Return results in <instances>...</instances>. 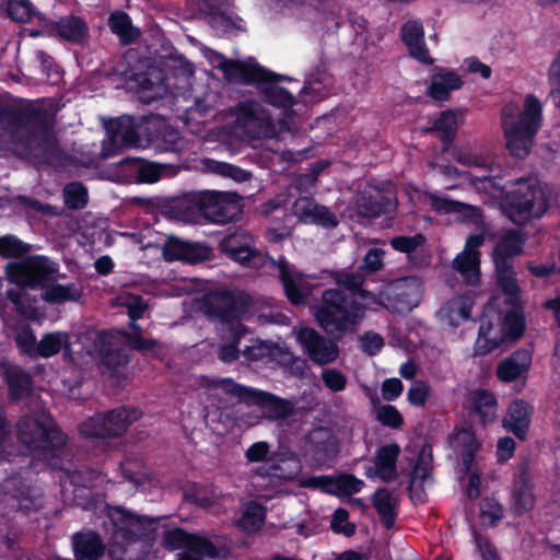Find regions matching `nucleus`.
<instances>
[{
	"label": "nucleus",
	"instance_id": "f257e3e1",
	"mask_svg": "<svg viewBox=\"0 0 560 560\" xmlns=\"http://www.w3.org/2000/svg\"><path fill=\"white\" fill-rule=\"evenodd\" d=\"M16 430L19 441L34 456L45 460L51 469L70 472L63 459L68 436L49 412L38 410L24 415Z\"/></svg>",
	"mask_w": 560,
	"mask_h": 560
},
{
	"label": "nucleus",
	"instance_id": "f03ea898",
	"mask_svg": "<svg viewBox=\"0 0 560 560\" xmlns=\"http://www.w3.org/2000/svg\"><path fill=\"white\" fill-rule=\"evenodd\" d=\"M250 303L248 294L225 289L214 290L202 298V307L208 318L229 326L230 342L222 345L218 352V358L225 363H232L240 357L238 343L248 331L242 319L248 313Z\"/></svg>",
	"mask_w": 560,
	"mask_h": 560
},
{
	"label": "nucleus",
	"instance_id": "7ed1b4c3",
	"mask_svg": "<svg viewBox=\"0 0 560 560\" xmlns=\"http://www.w3.org/2000/svg\"><path fill=\"white\" fill-rule=\"evenodd\" d=\"M0 121L21 129L23 144L36 156L48 159L58 150L52 122L46 109L39 106L12 107L0 104Z\"/></svg>",
	"mask_w": 560,
	"mask_h": 560
},
{
	"label": "nucleus",
	"instance_id": "20e7f679",
	"mask_svg": "<svg viewBox=\"0 0 560 560\" xmlns=\"http://www.w3.org/2000/svg\"><path fill=\"white\" fill-rule=\"evenodd\" d=\"M500 209L512 223L524 226L548 211L549 198L537 177H520L501 189Z\"/></svg>",
	"mask_w": 560,
	"mask_h": 560
},
{
	"label": "nucleus",
	"instance_id": "39448f33",
	"mask_svg": "<svg viewBox=\"0 0 560 560\" xmlns=\"http://www.w3.org/2000/svg\"><path fill=\"white\" fill-rule=\"evenodd\" d=\"M108 518L114 528L108 547L110 560H143V556H133L131 548L140 540L154 539L159 520L133 514L121 506L110 509Z\"/></svg>",
	"mask_w": 560,
	"mask_h": 560
},
{
	"label": "nucleus",
	"instance_id": "423d86ee",
	"mask_svg": "<svg viewBox=\"0 0 560 560\" xmlns=\"http://www.w3.org/2000/svg\"><path fill=\"white\" fill-rule=\"evenodd\" d=\"M363 316V305L340 289L325 290L315 310L319 327L336 339L353 331Z\"/></svg>",
	"mask_w": 560,
	"mask_h": 560
},
{
	"label": "nucleus",
	"instance_id": "0eeeda50",
	"mask_svg": "<svg viewBox=\"0 0 560 560\" xmlns=\"http://www.w3.org/2000/svg\"><path fill=\"white\" fill-rule=\"evenodd\" d=\"M140 416L138 409L122 406L95 413L80 424L79 431L82 436L102 441L105 446L107 439L122 435Z\"/></svg>",
	"mask_w": 560,
	"mask_h": 560
},
{
	"label": "nucleus",
	"instance_id": "6e6552de",
	"mask_svg": "<svg viewBox=\"0 0 560 560\" xmlns=\"http://www.w3.org/2000/svg\"><path fill=\"white\" fill-rule=\"evenodd\" d=\"M7 280L22 289H45L58 271V265L42 255L28 256L21 261L5 265Z\"/></svg>",
	"mask_w": 560,
	"mask_h": 560
},
{
	"label": "nucleus",
	"instance_id": "1a4fd4ad",
	"mask_svg": "<svg viewBox=\"0 0 560 560\" xmlns=\"http://www.w3.org/2000/svg\"><path fill=\"white\" fill-rule=\"evenodd\" d=\"M526 322L522 312L509 311L501 323L500 336L492 337L491 322H481L478 329V337L475 343L476 353L486 355L498 349L504 342L518 340L525 331Z\"/></svg>",
	"mask_w": 560,
	"mask_h": 560
},
{
	"label": "nucleus",
	"instance_id": "9d476101",
	"mask_svg": "<svg viewBox=\"0 0 560 560\" xmlns=\"http://www.w3.org/2000/svg\"><path fill=\"white\" fill-rule=\"evenodd\" d=\"M114 70L131 90L138 93L154 90L153 74L156 68L150 58L142 56L138 50L126 51Z\"/></svg>",
	"mask_w": 560,
	"mask_h": 560
},
{
	"label": "nucleus",
	"instance_id": "9b49d317",
	"mask_svg": "<svg viewBox=\"0 0 560 560\" xmlns=\"http://www.w3.org/2000/svg\"><path fill=\"white\" fill-rule=\"evenodd\" d=\"M243 207L237 192L205 190L202 218L211 223L228 224L241 218Z\"/></svg>",
	"mask_w": 560,
	"mask_h": 560
},
{
	"label": "nucleus",
	"instance_id": "f8f14e48",
	"mask_svg": "<svg viewBox=\"0 0 560 560\" xmlns=\"http://www.w3.org/2000/svg\"><path fill=\"white\" fill-rule=\"evenodd\" d=\"M153 115H122L112 121L108 128L109 145L114 151L122 148L138 147L140 135L147 130V124Z\"/></svg>",
	"mask_w": 560,
	"mask_h": 560
},
{
	"label": "nucleus",
	"instance_id": "ddd939ff",
	"mask_svg": "<svg viewBox=\"0 0 560 560\" xmlns=\"http://www.w3.org/2000/svg\"><path fill=\"white\" fill-rule=\"evenodd\" d=\"M337 340L326 338L312 327H302L296 332V341L303 352L317 365H326L337 360L339 357Z\"/></svg>",
	"mask_w": 560,
	"mask_h": 560
},
{
	"label": "nucleus",
	"instance_id": "4468645a",
	"mask_svg": "<svg viewBox=\"0 0 560 560\" xmlns=\"http://www.w3.org/2000/svg\"><path fill=\"white\" fill-rule=\"evenodd\" d=\"M483 243V234H470L466 240L464 249L452 261V268L462 276L467 285L476 287L480 283L481 254L479 247Z\"/></svg>",
	"mask_w": 560,
	"mask_h": 560
},
{
	"label": "nucleus",
	"instance_id": "2eb2a0df",
	"mask_svg": "<svg viewBox=\"0 0 560 560\" xmlns=\"http://www.w3.org/2000/svg\"><path fill=\"white\" fill-rule=\"evenodd\" d=\"M212 248L206 243L183 241L170 236L163 245V258L165 261H183L196 265L211 259Z\"/></svg>",
	"mask_w": 560,
	"mask_h": 560
},
{
	"label": "nucleus",
	"instance_id": "dca6fc26",
	"mask_svg": "<svg viewBox=\"0 0 560 560\" xmlns=\"http://www.w3.org/2000/svg\"><path fill=\"white\" fill-rule=\"evenodd\" d=\"M220 252L231 260L249 266L259 256L254 236L245 230L237 229L224 235L219 242Z\"/></svg>",
	"mask_w": 560,
	"mask_h": 560
},
{
	"label": "nucleus",
	"instance_id": "f3484780",
	"mask_svg": "<svg viewBox=\"0 0 560 560\" xmlns=\"http://www.w3.org/2000/svg\"><path fill=\"white\" fill-rule=\"evenodd\" d=\"M302 486L318 489L323 493L343 497L359 493L364 482L352 474H340L339 476H311L302 481Z\"/></svg>",
	"mask_w": 560,
	"mask_h": 560
},
{
	"label": "nucleus",
	"instance_id": "a211bd4d",
	"mask_svg": "<svg viewBox=\"0 0 560 560\" xmlns=\"http://www.w3.org/2000/svg\"><path fill=\"white\" fill-rule=\"evenodd\" d=\"M396 207V200L390 194L374 186H366L355 197L358 214L368 219H375L392 212Z\"/></svg>",
	"mask_w": 560,
	"mask_h": 560
},
{
	"label": "nucleus",
	"instance_id": "6ab92c4d",
	"mask_svg": "<svg viewBox=\"0 0 560 560\" xmlns=\"http://www.w3.org/2000/svg\"><path fill=\"white\" fill-rule=\"evenodd\" d=\"M465 408L471 418L486 428L497 419L498 399L489 389L475 388L468 392Z\"/></svg>",
	"mask_w": 560,
	"mask_h": 560
},
{
	"label": "nucleus",
	"instance_id": "aec40b11",
	"mask_svg": "<svg viewBox=\"0 0 560 560\" xmlns=\"http://www.w3.org/2000/svg\"><path fill=\"white\" fill-rule=\"evenodd\" d=\"M225 80L232 83L255 85L271 77V71L259 63H249L241 60H225L220 65Z\"/></svg>",
	"mask_w": 560,
	"mask_h": 560
},
{
	"label": "nucleus",
	"instance_id": "412c9836",
	"mask_svg": "<svg viewBox=\"0 0 560 560\" xmlns=\"http://www.w3.org/2000/svg\"><path fill=\"white\" fill-rule=\"evenodd\" d=\"M534 407L525 399L512 400L502 420L504 430L520 441H525L529 432Z\"/></svg>",
	"mask_w": 560,
	"mask_h": 560
},
{
	"label": "nucleus",
	"instance_id": "4be33fe9",
	"mask_svg": "<svg viewBox=\"0 0 560 560\" xmlns=\"http://www.w3.org/2000/svg\"><path fill=\"white\" fill-rule=\"evenodd\" d=\"M43 25L50 35L73 44H83L89 36L86 22L73 14L61 16L58 20L46 19Z\"/></svg>",
	"mask_w": 560,
	"mask_h": 560
},
{
	"label": "nucleus",
	"instance_id": "5701e85b",
	"mask_svg": "<svg viewBox=\"0 0 560 560\" xmlns=\"http://www.w3.org/2000/svg\"><path fill=\"white\" fill-rule=\"evenodd\" d=\"M532 351L526 348L513 351L508 358L498 363L495 369L497 378L505 384L522 378L523 384H525L532 366Z\"/></svg>",
	"mask_w": 560,
	"mask_h": 560
},
{
	"label": "nucleus",
	"instance_id": "b1692460",
	"mask_svg": "<svg viewBox=\"0 0 560 560\" xmlns=\"http://www.w3.org/2000/svg\"><path fill=\"white\" fill-rule=\"evenodd\" d=\"M400 37L411 58L423 65H433L434 59L430 56L425 44L424 28L421 21L408 20L405 22L400 30Z\"/></svg>",
	"mask_w": 560,
	"mask_h": 560
},
{
	"label": "nucleus",
	"instance_id": "393cba45",
	"mask_svg": "<svg viewBox=\"0 0 560 560\" xmlns=\"http://www.w3.org/2000/svg\"><path fill=\"white\" fill-rule=\"evenodd\" d=\"M94 349L100 357L101 363L108 370L117 371L129 362L127 349L119 346L115 337L106 330H102L96 335Z\"/></svg>",
	"mask_w": 560,
	"mask_h": 560
},
{
	"label": "nucleus",
	"instance_id": "a878e982",
	"mask_svg": "<svg viewBox=\"0 0 560 560\" xmlns=\"http://www.w3.org/2000/svg\"><path fill=\"white\" fill-rule=\"evenodd\" d=\"M277 266L279 269V280L288 301L294 306L305 304L311 289L303 275L294 272L284 258L280 259Z\"/></svg>",
	"mask_w": 560,
	"mask_h": 560
},
{
	"label": "nucleus",
	"instance_id": "bb28decb",
	"mask_svg": "<svg viewBox=\"0 0 560 560\" xmlns=\"http://www.w3.org/2000/svg\"><path fill=\"white\" fill-rule=\"evenodd\" d=\"M249 406H257L270 421L285 420L294 413V404L290 399L257 388Z\"/></svg>",
	"mask_w": 560,
	"mask_h": 560
},
{
	"label": "nucleus",
	"instance_id": "cd10ccee",
	"mask_svg": "<svg viewBox=\"0 0 560 560\" xmlns=\"http://www.w3.org/2000/svg\"><path fill=\"white\" fill-rule=\"evenodd\" d=\"M205 191H189L170 201V212L178 220L194 222L203 214Z\"/></svg>",
	"mask_w": 560,
	"mask_h": 560
},
{
	"label": "nucleus",
	"instance_id": "c85d7f7f",
	"mask_svg": "<svg viewBox=\"0 0 560 560\" xmlns=\"http://www.w3.org/2000/svg\"><path fill=\"white\" fill-rule=\"evenodd\" d=\"M282 74L271 71V77L264 82H256L261 100L277 108L289 109L296 104L295 96L287 89L279 86Z\"/></svg>",
	"mask_w": 560,
	"mask_h": 560
},
{
	"label": "nucleus",
	"instance_id": "c756f323",
	"mask_svg": "<svg viewBox=\"0 0 560 560\" xmlns=\"http://www.w3.org/2000/svg\"><path fill=\"white\" fill-rule=\"evenodd\" d=\"M72 545L75 560H100L106 550L101 535L94 530L75 533Z\"/></svg>",
	"mask_w": 560,
	"mask_h": 560
},
{
	"label": "nucleus",
	"instance_id": "7c9ffc66",
	"mask_svg": "<svg viewBox=\"0 0 560 560\" xmlns=\"http://www.w3.org/2000/svg\"><path fill=\"white\" fill-rule=\"evenodd\" d=\"M400 452V446L395 442L382 445L377 448L373 463L375 474L382 481L388 483L397 478V462Z\"/></svg>",
	"mask_w": 560,
	"mask_h": 560
},
{
	"label": "nucleus",
	"instance_id": "2f4dec72",
	"mask_svg": "<svg viewBox=\"0 0 560 560\" xmlns=\"http://www.w3.org/2000/svg\"><path fill=\"white\" fill-rule=\"evenodd\" d=\"M8 385L9 398L12 401H21L32 395L34 383L32 375L20 365H12L4 372Z\"/></svg>",
	"mask_w": 560,
	"mask_h": 560
},
{
	"label": "nucleus",
	"instance_id": "473e14b6",
	"mask_svg": "<svg viewBox=\"0 0 560 560\" xmlns=\"http://www.w3.org/2000/svg\"><path fill=\"white\" fill-rule=\"evenodd\" d=\"M464 82L455 71L447 70L433 73L428 88V95L439 102L448 101L451 92L462 89Z\"/></svg>",
	"mask_w": 560,
	"mask_h": 560
},
{
	"label": "nucleus",
	"instance_id": "72a5a7b5",
	"mask_svg": "<svg viewBox=\"0 0 560 560\" xmlns=\"http://www.w3.org/2000/svg\"><path fill=\"white\" fill-rule=\"evenodd\" d=\"M526 235L516 229H509L493 248V261H510L523 253Z\"/></svg>",
	"mask_w": 560,
	"mask_h": 560
},
{
	"label": "nucleus",
	"instance_id": "f704fd0d",
	"mask_svg": "<svg viewBox=\"0 0 560 560\" xmlns=\"http://www.w3.org/2000/svg\"><path fill=\"white\" fill-rule=\"evenodd\" d=\"M233 0H200L199 8L210 19V24L214 28H221L229 32L232 28H240L228 15L226 11L232 5Z\"/></svg>",
	"mask_w": 560,
	"mask_h": 560
},
{
	"label": "nucleus",
	"instance_id": "c9c22d12",
	"mask_svg": "<svg viewBox=\"0 0 560 560\" xmlns=\"http://www.w3.org/2000/svg\"><path fill=\"white\" fill-rule=\"evenodd\" d=\"M308 443L315 457L319 460L331 459L338 453L336 436L327 428L319 427L311 431Z\"/></svg>",
	"mask_w": 560,
	"mask_h": 560
},
{
	"label": "nucleus",
	"instance_id": "e433bc0d",
	"mask_svg": "<svg viewBox=\"0 0 560 560\" xmlns=\"http://www.w3.org/2000/svg\"><path fill=\"white\" fill-rule=\"evenodd\" d=\"M14 497L18 501V509L25 514L38 511L45 503L42 487L26 480L20 482V487L15 489Z\"/></svg>",
	"mask_w": 560,
	"mask_h": 560
},
{
	"label": "nucleus",
	"instance_id": "4c0bfd02",
	"mask_svg": "<svg viewBox=\"0 0 560 560\" xmlns=\"http://www.w3.org/2000/svg\"><path fill=\"white\" fill-rule=\"evenodd\" d=\"M233 115L236 124L243 128L258 126L267 118L262 105L255 100L237 103L233 108Z\"/></svg>",
	"mask_w": 560,
	"mask_h": 560
},
{
	"label": "nucleus",
	"instance_id": "58836bf2",
	"mask_svg": "<svg viewBox=\"0 0 560 560\" xmlns=\"http://www.w3.org/2000/svg\"><path fill=\"white\" fill-rule=\"evenodd\" d=\"M203 537L197 534L186 532L180 527L168 529L164 534V545L170 550H184L190 548L191 551H196L202 547H206Z\"/></svg>",
	"mask_w": 560,
	"mask_h": 560
},
{
	"label": "nucleus",
	"instance_id": "ea45409f",
	"mask_svg": "<svg viewBox=\"0 0 560 560\" xmlns=\"http://www.w3.org/2000/svg\"><path fill=\"white\" fill-rule=\"evenodd\" d=\"M10 330L19 353L33 360L37 339L32 326L22 319H16L10 326Z\"/></svg>",
	"mask_w": 560,
	"mask_h": 560
},
{
	"label": "nucleus",
	"instance_id": "a19ab883",
	"mask_svg": "<svg viewBox=\"0 0 560 560\" xmlns=\"http://www.w3.org/2000/svg\"><path fill=\"white\" fill-rule=\"evenodd\" d=\"M372 503L380 516L382 525L386 529H392L395 526L398 515L396 506L393 503L392 492L386 488H378L372 497Z\"/></svg>",
	"mask_w": 560,
	"mask_h": 560
},
{
	"label": "nucleus",
	"instance_id": "79ce46f5",
	"mask_svg": "<svg viewBox=\"0 0 560 560\" xmlns=\"http://www.w3.org/2000/svg\"><path fill=\"white\" fill-rule=\"evenodd\" d=\"M108 26L124 45L135 43L140 35L139 31L132 26L131 18L125 11L113 12L108 19Z\"/></svg>",
	"mask_w": 560,
	"mask_h": 560
},
{
	"label": "nucleus",
	"instance_id": "37998d69",
	"mask_svg": "<svg viewBox=\"0 0 560 560\" xmlns=\"http://www.w3.org/2000/svg\"><path fill=\"white\" fill-rule=\"evenodd\" d=\"M63 347H70L69 335L67 332H46L42 336V339L36 345L33 360L38 358H51L58 354Z\"/></svg>",
	"mask_w": 560,
	"mask_h": 560
},
{
	"label": "nucleus",
	"instance_id": "c03bdc74",
	"mask_svg": "<svg viewBox=\"0 0 560 560\" xmlns=\"http://www.w3.org/2000/svg\"><path fill=\"white\" fill-rule=\"evenodd\" d=\"M458 122L457 116L452 109L441 112L439 117L434 119L429 131H438L441 133V142L444 149L450 148L457 135Z\"/></svg>",
	"mask_w": 560,
	"mask_h": 560
},
{
	"label": "nucleus",
	"instance_id": "a18cd8bd",
	"mask_svg": "<svg viewBox=\"0 0 560 560\" xmlns=\"http://www.w3.org/2000/svg\"><path fill=\"white\" fill-rule=\"evenodd\" d=\"M497 282L502 292L511 299H517L521 288L511 261H494Z\"/></svg>",
	"mask_w": 560,
	"mask_h": 560
},
{
	"label": "nucleus",
	"instance_id": "49530a36",
	"mask_svg": "<svg viewBox=\"0 0 560 560\" xmlns=\"http://www.w3.org/2000/svg\"><path fill=\"white\" fill-rule=\"evenodd\" d=\"M81 292L77 289L74 283H47L42 293V299L50 304H60L68 301H78Z\"/></svg>",
	"mask_w": 560,
	"mask_h": 560
},
{
	"label": "nucleus",
	"instance_id": "de8ad7c7",
	"mask_svg": "<svg viewBox=\"0 0 560 560\" xmlns=\"http://www.w3.org/2000/svg\"><path fill=\"white\" fill-rule=\"evenodd\" d=\"M266 517V510L259 503H250L241 515L237 526L245 532H257L259 530Z\"/></svg>",
	"mask_w": 560,
	"mask_h": 560
},
{
	"label": "nucleus",
	"instance_id": "09e8293b",
	"mask_svg": "<svg viewBox=\"0 0 560 560\" xmlns=\"http://www.w3.org/2000/svg\"><path fill=\"white\" fill-rule=\"evenodd\" d=\"M120 164H130L137 172V180L139 183L152 184L160 179L161 167L158 163L145 162L140 159H124Z\"/></svg>",
	"mask_w": 560,
	"mask_h": 560
},
{
	"label": "nucleus",
	"instance_id": "8fccbe9b",
	"mask_svg": "<svg viewBox=\"0 0 560 560\" xmlns=\"http://www.w3.org/2000/svg\"><path fill=\"white\" fill-rule=\"evenodd\" d=\"M63 200L68 209L81 210L89 202V194L86 187L80 182H72L63 189Z\"/></svg>",
	"mask_w": 560,
	"mask_h": 560
},
{
	"label": "nucleus",
	"instance_id": "3c124183",
	"mask_svg": "<svg viewBox=\"0 0 560 560\" xmlns=\"http://www.w3.org/2000/svg\"><path fill=\"white\" fill-rule=\"evenodd\" d=\"M31 250V246L13 234L0 236V257L22 258Z\"/></svg>",
	"mask_w": 560,
	"mask_h": 560
},
{
	"label": "nucleus",
	"instance_id": "603ef678",
	"mask_svg": "<svg viewBox=\"0 0 560 560\" xmlns=\"http://www.w3.org/2000/svg\"><path fill=\"white\" fill-rule=\"evenodd\" d=\"M538 129L539 127L521 117L512 122L503 121L505 137L523 138L527 141H534Z\"/></svg>",
	"mask_w": 560,
	"mask_h": 560
},
{
	"label": "nucleus",
	"instance_id": "864d4df0",
	"mask_svg": "<svg viewBox=\"0 0 560 560\" xmlns=\"http://www.w3.org/2000/svg\"><path fill=\"white\" fill-rule=\"evenodd\" d=\"M217 387L220 388L226 395L237 398L240 402H243L247 406L250 405V400L256 390V388L236 383L232 378L219 380L217 382Z\"/></svg>",
	"mask_w": 560,
	"mask_h": 560
},
{
	"label": "nucleus",
	"instance_id": "5fc2aeb1",
	"mask_svg": "<svg viewBox=\"0 0 560 560\" xmlns=\"http://www.w3.org/2000/svg\"><path fill=\"white\" fill-rule=\"evenodd\" d=\"M385 250L378 247L370 248L362 258L358 270L363 272L364 276H370L378 272L384 267Z\"/></svg>",
	"mask_w": 560,
	"mask_h": 560
},
{
	"label": "nucleus",
	"instance_id": "6e6d98bb",
	"mask_svg": "<svg viewBox=\"0 0 560 560\" xmlns=\"http://www.w3.org/2000/svg\"><path fill=\"white\" fill-rule=\"evenodd\" d=\"M7 13L11 20L25 23L36 13V9L28 0H8Z\"/></svg>",
	"mask_w": 560,
	"mask_h": 560
},
{
	"label": "nucleus",
	"instance_id": "4d7b16f0",
	"mask_svg": "<svg viewBox=\"0 0 560 560\" xmlns=\"http://www.w3.org/2000/svg\"><path fill=\"white\" fill-rule=\"evenodd\" d=\"M206 547H202L196 551H191L190 548L182 550L177 555V560H203V558L217 559L221 556L220 547L211 541L209 538L203 537Z\"/></svg>",
	"mask_w": 560,
	"mask_h": 560
},
{
	"label": "nucleus",
	"instance_id": "13d9d810",
	"mask_svg": "<svg viewBox=\"0 0 560 560\" xmlns=\"http://www.w3.org/2000/svg\"><path fill=\"white\" fill-rule=\"evenodd\" d=\"M319 203L313 197H300L292 205V213L303 224H310Z\"/></svg>",
	"mask_w": 560,
	"mask_h": 560
},
{
	"label": "nucleus",
	"instance_id": "bf43d9fd",
	"mask_svg": "<svg viewBox=\"0 0 560 560\" xmlns=\"http://www.w3.org/2000/svg\"><path fill=\"white\" fill-rule=\"evenodd\" d=\"M513 500V510L516 515L529 512L535 505V497L525 483L515 490Z\"/></svg>",
	"mask_w": 560,
	"mask_h": 560
},
{
	"label": "nucleus",
	"instance_id": "052dcab7",
	"mask_svg": "<svg viewBox=\"0 0 560 560\" xmlns=\"http://www.w3.org/2000/svg\"><path fill=\"white\" fill-rule=\"evenodd\" d=\"M425 243V237L421 233H417L412 236L399 235L390 240V246L400 253L410 255L419 246Z\"/></svg>",
	"mask_w": 560,
	"mask_h": 560
},
{
	"label": "nucleus",
	"instance_id": "680f3d73",
	"mask_svg": "<svg viewBox=\"0 0 560 560\" xmlns=\"http://www.w3.org/2000/svg\"><path fill=\"white\" fill-rule=\"evenodd\" d=\"M376 420L390 429H399L404 424L402 415L395 406L388 404L377 408Z\"/></svg>",
	"mask_w": 560,
	"mask_h": 560
},
{
	"label": "nucleus",
	"instance_id": "e2e57ef3",
	"mask_svg": "<svg viewBox=\"0 0 560 560\" xmlns=\"http://www.w3.org/2000/svg\"><path fill=\"white\" fill-rule=\"evenodd\" d=\"M340 223L339 218L328 207L319 205L310 224L322 226L327 230L336 229Z\"/></svg>",
	"mask_w": 560,
	"mask_h": 560
},
{
	"label": "nucleus",
	"instance_id": "0e129e2a",
	"mask_svg": "<svg viewBox=\"0 0 560 560\" xmlns=\"http://www.w3.org/2000/svg\"><path fill=\"white\" fill-rule=\"evenodd\" d=\"M364 281L365 276L359 270L357 272L340 271L336 277V282L338 285L353 293H359L361 291Z\"/></svg>",
	"mask_w": 560,
	"mask_h": 560
},
{
	"label": "nucleus",
	"instance_id": "69168bd1",
	"mask_svg": "<svg viewBox=\"0 0 560 560\" xmlns=\"http://www.w3.org/2000/svg\"><path fill=\"white\" fill-rule=\"evenodd\" d=\"M480 515L487 520L490 527H494L503 518V506L494 499H487L480 510Z\"/></svg>",
	"mask_w": 560,
	"mask_h": 560
},
{
	"label": "nucleus",
	"instance_id": "338daca9",
	"mask_svg": "<svg viewBox=\"0 0 560 560\" xmlns=\"http://www.w3.org/2000/svg\"><path fill=\"white\" fill-rule=\"evenodd\" d=\"M431 388L424 381H416L407 393L408 401L416 407H423L430 396Z\"/></svg>",
	"mask_w": 560,
	"mask_h": 560
},
{
	"label": "nucleus",
	"instance_id": "774afa93",
	"mask_svg": "<svg viewBox=\"0 0 560 560\" xmlns=\"http://www.w3.org/2000/svg\"><path fill=\"white\" fill-rule=\"evenodd\" d=\"M472 537L482 560H500L497 547L487 536L475 530Z\"/></svg>",
	"mask_w": 560,
	"mask_h": 560
}]
</instances>
